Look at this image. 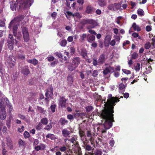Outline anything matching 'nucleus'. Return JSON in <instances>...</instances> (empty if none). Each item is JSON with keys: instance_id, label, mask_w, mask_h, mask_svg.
Returning <instances> with one entry per match:
<instances>
[{"instance_id": "obj_1", "label": "nucleus", "mask_w": 155, "mask_h": 155, "mask_svg": "<svg viewBox=\"0 0 155 155\" xmlns=\"http://www.w3.org/2000/svg\"><path fill=\"white\" fill-rule=\"evenodd\" d=\"M108 99L107 102H104V108L103 110L99 113V115L102 116L104 118H107L109 116L113 117V107L115 105V103L119 101L117 97H112L110 94L108 95Z\"/></svg>"}, {"instance_id": "obj_2", "label": "nucleus", "mask_w": 155, "mask_h": 155, "mask_svg": "<svg viewBox=\"0 0 155 155\" xmlns=\"http://www.w3.org/2000/svg\"><path fill=\"white\" fill-rule=\"evenodd\" d=\"M18 1L12 2L10 3V8L12 10L14 11L16 9L23 8H28L32 4L33 0H20L19 5H18Z\"/></svg>"}, {"instance_id": "obj_3", "label": "nucleus", "mask_w": 155, "mask_h": 155, "mask_svg": "<svg viewBox=\"0 0 155 155\" xmlns=\"http://www.w3.org/2000/svg\"><path fill=\"white\" fill-rule=\"evenodd\" d=\"M102 119V121L104 122L103 123V126L104 128L101 129L102 137L106 138H107V136L105 135V133L106 132V130L109 129L111 127L112 125L113 122H114V117H111L109 116L107 118H104L102 116L99 115Z\"/></svg>"}, {"instance_id": "obj_4", "label": "nucleus", "mask_w": 155, "mask_h": 155, "mask_svg": "<svg viewBox=\"0 0 155 155\" xmlns=\"http://www.w3.org/2000/svg\"><path fill=\"white\" fill-rule=\"evenodd\" d=\"M24 18V15H20L17 18L12 20L10 22L8 26V28L10 29L12 28L13 33L15 36L16 35V31L19 26L18 21H21Z\"/></svg>"}, {"instance_id": "obj_5", "label": "nucleus", "mask_w": 155, "mask_h": 155, "mask_svg": "<svg viewBox=\"0 0 155 155\" xmlns=\"http://www.w3.org/2000/svg\"><path fill=\"white\" fill-rule=\"evenodd\" d=\"M78 138V136L76 135H74L70 140H69L71 143H75L72 145L73 150L74 151V153H76L75 155H81V148L79 147L78 142L77 141Z\"/></svg>"}, {"instance_id": "obj_6", "label": "nucleus", "mask_w": 155, "mask_h": 155, "mask_svg": "<svg viewBox=\"0 0 155 155\" xmlns=\"http://www.w3.org/2000/svg\"><path fill=\"white\" fill-rule=\"evenodd\" d=\"M81 62V59L78 57H76L73 59L72 63H70L68 67V69L71 71L74 70L77 68Z\"/></svg>"}, {"instance_id": "obj_7", "label": "nucleus", "mask_w": 155, "mask_h": 155, "mask_svg": "<svg viewBox=\"0 0 155 155\" xmlns=\"http://www.w3.org/2000/svg\"><path fill=\"white\" fill-rule=\"evenodd\" d=\"M83 23L84 24L89 25L87 26V28L88 29L94 28L98 25L97 21L92 19L84 20L83 21Z\"/></svg>"}, {"instance_id": "obj_8", "label": "nucleus", "mask_w": 155, "mask_h": 155, "mask_svg": "<svg viewBox=\"0 0 155 155\" xmlns=\"http://www.w3.org/2000/svg\"><path fill=\"white\" fill-rule=\"evenodd\" d=\"M24 39L25 42H28L29 39V33L28 29L25 27H23L22 29Z\"/></svg>"}, {"instance_id": "obj_9", "label": "nucleus", "mask_w": 155, "mask_h": 155, "mask_svg": "<svg viewBox=\"0 0 155 155\" xmlns=\"http://www.w3.org/2000/svg\"><path fill=\"white\" fill-rule=\"evenodd\" d=\"M6 116V110L5 106H2L1 107L0 112V119L1 120L5 119Z\"/></svg>"}, {"instance_id": "obj_10", "label": "nucleus", "mask_w": 155, "mask_h": 155, "mask_svg": "<svg viewBox=\"0 0 155 155\" xmlns=\"http://www.w3.org/2000/svg\"><path fill=\"white\" fill-rule=\"evenodd\" d=\"M79 134L82 142L85 145L88 141L86 138V136L85 135L84 132L81 130H79Z\"/></svg>"}, {"instance_id": "obj_11", "label": "nucleus", "mask_w": 155, "mask_h": 155, "mask_svg": "<svg viewBox=\"0 0 155 155\" xmlns=\"http://www.w3.org/2000/svg\"><path fill=\"white\" fill-rule=\"evenodd\" d=\"M53 94V88L50 87L49 88L46 92L45 93V96L46 97L45 100L46 101H48V99L50 97H51Z\"/></svg>"}, {"instance_id": "obj_12", "label": "nucleus", "mask_w": 155, "mask_h": 155, "mask_svg": "<svg viewBox=\"0 0 155 155\" xmlns=\"http://www.w3.org/2000/svg\"><path fill=\"white\" fill-rule=\"evenodd\" d=\"M15 60L14 57L12 56H9L8 58L7 61V63L9 65L10 67H12L15 64Z\"/></svg>"}, {"instance_id": "obj_13", "label": "nucleus", "mask_w": 155, "mask_h": 155, "mask_svg": "<svg viewBox=\"0 0 155 155\" xmlns=\"http://www.w3.org/2000/svg\"><path fill=\"white\" fill-rule=\"evenodd\" d=\"M13 38L12 35L10 34L9 35V37L8 39V41H12L14 42V41L15 42V44L16 45H17L18 48L20 47H21L22 46V45L21 44L20 42H19L18 41H17L16 40H12V38Z\"/></svg>"}, {"instance_id": "obj_14", "label": "nucleus", "mask_w": 155, "mask_h": 155, "mask_svg": "<svg viewBox=\"0 0 155 155\" xmlns=\"http://www.w3.org/2000/svg\"><path fill=\"white\" fill-rule=\"evenodd\" d=\"M87 137L90 139V140L92 144H93V142L94 141V139L93 138V136H94V134H92L91 131H87Z\"/></svg>"}, {"instance_id": "obj_15", "label": "nucleus", "mask_w": 155, "mask_h": 155, "mask_svg": "<svg viewBox=\"0 0 155 155\" xmlns=\"http://www.w3.org/2000/svg\"><path fill=\"white\" fill-rule=\"evenodd\" d=\"M94 11V7L91 5H88L86 7V12L88 14H92Z\"/></svg>"}, {"instance_id": "obj_16", "label": "nucleus", "mask_w": 155, "mask_h": 155, "mask_svg": "<svg viewBox=\"0 0 155 155\" xmlns=\"http://www.w3.org/2000/svg\"><path fill=\"white\" fill-rule=\"evenodd\" d=\"M106 59L105 56L104 54L100 55L98 59V63L100 64L103 63Z\"/></svg>"}, {"instance_id": "obj_17", "label": "nucleus", "mask_w": 155, "mask_h": 155, "mask_svg": "<svg viewBox=\"0 0 155 155\" xmlns=\"http://www.w3.org/2000/svg\"><path fill=\"white\" fill-rule=\"evenodd\" d=\"M71 133L67 128L64 129L62 130V134L63 136L64 137H68Z\"/></svg>"}, {"instance_id": "obj_18", "label": "nucleus", "mask_w": 155, "mask_h": 155, "mask_svg": "<svg viewBox=\"0 0 155 155\" xmlns=\"http://www.w3.org/2000/svg\"><path fill=\"white\" fill-rule=\"evenodd\" d=\"M46 148L45 145L41 143L39 145L35 147V149L37 151H39L40 150H43L45 149Z\"/></svg>"}, {"instance_id": "obj_19", "label": "nucleus", "mask_w": 155, "mask_h": 155, "mask_svg": "<svg viewBox=\"0 0 155 155\" xmlns=\"http://www.w3.org/2000/svg\"><path fill=\"white\" fill-rule=\"evenodd\" d=\"M142 64L140 65V63H137L134 64V69L136 72L140 71V68H142Z\"/></svg>"}, {"instance_id": "obj_20", "label": "nucleus", "mask_w": 155, "mask_h": 155, "mask_svg": "<svg viewBox=\"0 0 155 155\" xmlns=\"http://www.w3.org/2000/svg\"><path fill=\"white\" fill-rule=\"evenodd\" d=\"M66 100L64 97H61L59 100V105L62 107H65Z\"/></svg>"}, {"instance_id": "obj_21", "label": "nucleus", "mask_w": 155, "mask_h": 155, "mask_svg": "<svg viewBox=\"0 0 155 155\" xmlns=\"http://www.w3.org/2000/svg\"><path fill=\"white\" fill-rule=\"evenodd\" d=\"M78 51L83 56V58H85L87 55V52L86 50L85 49H81L80 51L79 49H78Z\"/></svg>"}, {"instance_id": "obj_22", "label": "nucleus", "mask_w": 155, "mask_h": 155, "mask_svg": "<svg viewBox=\"0 0 155 155\" xmlns=\"http://www.w3.org/2000/svg\"><path fill=\"white\" fill-rule=\"evenodd\" d=\"M111 37L110 35H107L105 37L104 41V44L105 45L107 44V45H109V42L111 39Z\"/></svg>"}, {"instance_id": "obj_23", "label": "nucleus", "mask_w": 155, "mask_h": 155, "mask_svg": "<svg viewBox=\"0 0 155 155\" xmlns=\"http://www.w3.org/2000/svg\"><path fill=\"white\" fill-rule=\"evenodd\" d=\"M132 28L135 31H140L141 30V28L140 26L136 24L135 23H134L133 24Z\"/></svg>"}, {"instance_id": "obj_24", "label": "nucleus", "mask_w": 155, "mask_h": 155, "mask_svg": "<svg viewBox=\"0 0 155 155\" xmlns=\"http://www.w3.org/2000/svg\"><path fill=\"white\" fill-rule=\"evenodd\" d=\"M6 141H7V146L10 148H11L12 147V141L9 137L6 138Z\"/></svg>"}, {"instance_id": "obj_25", "label": "nucleus", "mask_w": 155, "mask_h": 155, "mask_svg": "<svg viewBox=\"0 0 155 155\" xmlns=\"http://www.w3.org/2000/svg\"><path fill=\"white\" fill-rule=\"evenodd\" d=\"M89 35H88L87 37V41L90 43L92 42L95 39V36L93 35L89 36Z\"/></svg>"}, {"instance_id": "obj_26", "label": "nucleus", "mask_w": 155, "mask_h": 155, "mask_svg": "<svg viewBox=\"0 0 155 155\" xmlns=\"http://www.w3.org/2000/svg\"><path fill=\"white\" fill-rule=\"evenodd\" d=\"M8 46L10 50H12L13 48V45H14V44H15V42H13L12 41H8Z\"/></svg>"}, {"instance_id": "obj_27", "label": "nucleus", "mask_w": 155, "mask_h": 155, "mask_svg": "<svg viewBox=\"0 0 155 155\" xmlns=\"http://www.w3.org/2000/svg\"><path fill=\"white\" fill-rule=\"evenodd\" d=\"M114 11L118 10H122V9L121 8V5L119 3H114Z\"/></svg>"}, {"instance_id": "obj_28", "label": "nucleus", "mask_w": 155, "mask_h": 155, "mask_svg": "<svg viewBox=\"0 0 155 155\" xmlns=\"http://www.w3.org/2000/svg\"><path fill=\"white\" fill-rule=\"evenodd\" d=\"M47 138H49L51 140H54L57 139L55 136L53 134H48L46 136Z\"/></svg>"}, {"instance_id": "obj_29", "label": "nucleus", "mask_w": 155, "mask_h": 155, "mask_svg": "<svg viewBox=\"0 0 155 155\" xmlns=\"http://www.w3.org/2000/svg\"><path fill=\"white\" fill-rule=\"evenodd\" d=\"M97 2L98 5L101 7H103L106 4L105 0H98Z\"/></svg>"}, {"instance_id": "obj_30", "label": "nucleus", "mask_w": 155, "mask_h": 155, "mask_svg": "<svg viewBox=\"0 0 155 155\" xmlns=\"http://www.w3.org/2000/svg\"><path fill=\"white\" fill-rule=\"evenodd\" d=\"M22 73L25 75L28 74L29 73L30 71L28 69V67L23 68L22 71Z\"/></svg>"}, {"instance_id": "obj_31", "label": "nucleus", "mask_w": 155, "mask_h": 155, "mask_svg": "<svg viewBox=\"0 0 155 155\" xmlns=\"http://www.w3.org/2000/svg\"><path fill=\"white\" fill-rule=\"evenodd\" d=\"M126 87V85H125L123 83L120 84L119 85V88L120 90L119 91V93H122V92L121 91V90H123L124 91V89Z\"/></svg>"}, {"instance_id": "obj_32", "label": "nucleus", "mask_w": 155, "mask_h": 155, "mask_svg": "<svg viewBox=\"0 0 155 155\" xmlns=\"http://www.w3.org/2000/svg\"><path fill=\"white\" fill-rule=\"evenodd\" d=\"M27 61L28 63H31L34 65L37 64L38 62V61L35 58L32 60H28Z\"/></svg>"}, {"instance_id": "obj_33", "label": "nucleus", "mask_w": 155, "mask_h": 155, "mask_svg": "<svg viewBox=\"0 0 155 155\" xmlns=\"http://www.w3.org/2000/svg\"><path fill=\"white\" fill-rule=\"evenodd\" d=\"M67 80L68 84L71 85L72 84L73 81L72 76H68Z\"/></svg>"}, {"instance_id": "obj_34", "label": "nucleus", "mask_w": 155, "mask_h": 155, "mask_svg": "<svg viewBox=\"0 0 155 155\" xmlns=\"http://www.w3.org/2000/svg\"><path fill=\"white\" fill-rule=\"evenodd\" d=\"M60 122L62 125L67 124L68 123V121L64 118H61L60 120Z\"/></svg>"}, {"instance_id": "obj_35", "label": "nucleus", "mask_w": 155, "mask_h": 155, "mask_svg": "<svg viewBox=\"0 0 155 155\" xmlns=\"http://www.w3.org/2000/svg\"><path fill=\"white\" fill-rule=\"evenodd\" d=\"M48 122V120L46 118H43L41 119L40 123L44 125H46Z\"/></svg>"}, {"instance_id": "obj_36", "label": "nucleus", "mask_w": 155, "mask_h": 155, "mask_svg": "<svg viewBox=\"0 0 155 155\" xmlns=\"http://www.w3.org/2000/svg\"><path fill=\"white\" fill-rule=\"evenodd\" d=\"M87 142H88L86 143L85 145L83 143L84 145H83V146L84 148H85L86 150L87 151H91V150L92 148L90 145H87Z\"/></svg>"}, {"instance_id": "obj_37", "label": "nucleus", "mask_w": 155, "mask_h": 155, "mask_svg": "<svg viewBox=\"0 0 155 155\" xmlns=\"http://www.w3.org/2000/svg\"><path fill=\"white\" fill-rule=\"evenodd\" d=\"M37 109L38 111L41 113L45 114V112L46 110H44L43 108L41 107L37 106Z\"/></svg>"}, {"instance_id": "obj_38", "label": "nucleus", "mask_w": 155, "mask_h": 155, "mask_svg": "<svg viewBox=\"0 0 155 155\" xmlns=\"http://www.w3.org/2000/svg\"><path fill=\"white\" fill-rule=\"evenodd\" d=\"M64 14L67 18L68 19H69L70 18V17L72 15V13L69 11L65 12Z\"/></svg>"}, {"instance_id": "obj_39", "label": "nucleus", "mask_w": 155, "mask_h": 155, "mask_svg": "<svg viewBox=\"0 0 155 155\" xmlns=\"http://www.w3.org/2000/svg\"><path fill=\"white\" fill-rule=\"evenodd\" d=\"M18 143L19 145L21 147H24L25 145V143L21 139H20L18 140Z\"/></svg>"}, {"instance_id": "obj_40", "label": "nucleus", "mask_w": 155, "mask_h": 155, "mask_svg": "<svg viewBox=\"0 0 155 155\" xmlns=\"http://www.w3.org/2000/svg\"><path fill=\"white\" fill-rule=\"evenodd\" d=\"M67 43V41L66 40L64 39L62 40L60 43V45L62 47H65Z\"/></svg>"}, {"instance_id": "obj_41", "label": "nucleus", "mask_w": 155, "mask_h": 155, "mask_svg": "<svg viewBox=\"0 0 155 155\" xmlns=\"http://www.w3.org/2000/svg\"><path fill=\"white\" fill-rule=\"evenodd\" d=\"M85 109L86 110V111L87 112H89L91 111L93 109V108L92 106H88L86 107Z\"/></svg>"}, {"instance_id": "obj_42", "label": "nucleus", "mask_w": 155, "mask_h": 155, "mask_svg": "<svg viewBox=\"0 0 155 155\" xmlns=\"http://www.w3.org/2000/svg\"><path fill=\"white\" fill-rule=\"evenodd\" d=\"M59 150L61 152H64L66 151L67 147L65 146H61L59 148Z\"/></svg>"}, {"instance_id": "obj_43", "label": "nucleus", "mask_w": 155, "mask_h": 155, "mask_svg": "<svg viewBox=\"0 0 155 155\" xmlns=\"http://www.w3.org/2000/svg\"><path fill=\"white\" fill-rule=\"evenodd\" d=\"M138 57V54L136 52H134L131 54V59H135L137 58Z\"/></svg>"}, {"instance_id": "obj_44", "label": "nucleus", "mask_w": 155, "mask_h": 155, "mask_svg": "<svg viewBox=\"0 0 155 155\" xmlns=\"http://www.w3.org/2000/svg\"><path fill=\"white\" fill-rule=\"evenodd\" d=\"M151 47V43L149 42L146 43L144 45V48L146 49H149Z\"/></svg>"}, {"instance_id": "obj_45", "label": "nucleus", "mask_w": 155, "mask_h": 155, "mask_svg": "<svg viewBox=\"0 0 155 155\" xmlns=\"http://www.w3.org/2000/svg\"><path fill=\"white\" fill-rule=\"evenodd\" d=\"M52 128V124L51 123H50L48 125H47L45 128V129L47 130H50Z\"/></svg>"}, {"instance_id": "obj_46", "label": "nucleus", "mask_w": 155, "mask_h": 155, "mask_svg": "<svg viewBox=\"0 0 155 155\" xmlns=\"http://www.w3.org/2000/svg\"><path fill=\"white\" fill-rule=\"evenodd\" d=\"M137 13L139 15H143L144 14L143 11L141 9H138L137 11Z\"/></svg>"}, {"instance_id": "obj_47", "label": "nucleus", "mask_w": 155, "mask_h": 155, "mask_svg": "<svg viewBox=\"0 0 155 155\" xmlns=\"http://www.w3.org/2000/svg\"><path fill=\"white\" fill-rule=\"evenodd\" d=\"M122 71L124 73L127 74H131V71L130 70H128L124 69H122Z\"/></svg>"}, {"instance_id": "obj_48", "label": "nucleus", "mask_w": 155, "mask_h": 155, "mask_svg": "<svg viewBox=\"0 0 155 155\" xmlns=\"http://www.w3.org/2000/svg\"><path fill=\"white\" fill-rule=\"evenodd\" d=\"M54 54L57 56L59 58H62L63 56L61 52H56L54 53Z\"/></svg>"}, {"instance_id": "obj_49", "label": "nucleus", "mask_w": 155, "mask_h": 155, "mask_svg": "<svg viewBox=\"0 0 155 155\" xmlns=\"http://www.w3.org/2000/svg\"><path fill=\"white\" fill-rule=\"evenodd\" d=\"M64 33V32L62 31H58L57 35L60 37H61L63 36Z\"/></svg>"}, {"instance_id": "obj_50", "label": "nucleus", "mask_w": 155, "mask_h": 155, "mask_svg": "<svg viewBox=\"0 0 155 155\" xmlns=\"http://www.w3.org/2000/svg\"><path fill=\"white\" fill-rule=\"evenodd\" d=\"M107 67L108 69V70H109V71L110 72L112 73V72H114V71H115V69L114 68L111 67L110 66H109Z\"/></svg>"}, {"instance_id": "obj_51", "label": "nucleus", "mask_w": 155, "mask_h": 155, "mask_svg": "<svg viewBox=\"0 0 155 155\" xmlns=\"http://www.w3.org/2000/svg\"><path fill=\"white\" fill-rule=\"evenodd\" d=\"M42 128V124L40 122L39 123L37 126L36 127V129L38 130H40Z\"/></svg>"}, {"instance_id": "obj_52", "label": "nucleus", "mask_w": 155, "mask_h": 155, "mask_svg": "<svg viewBox=\"0 0 155 155\" xmlns=\"http://www.w3.org/2000/svg\"><path fill=\"white\" fill-rule=\"evenodd\" d=\"M24 135L25 138H28L30 137V134L27 131L25 132Z\"/></svg>"}, {"instance_id": "obj_53", "label": "nucleus", "mask_w": 155, "mask_h": 155, "mask_svg": "<svg viewBox=\"0 0 155 155\" xmlns=\"http://www.w3.org/2000/svg\"><path fill=\"white\" fill-rule=\"evenodd\" d=\"M70 51L71 54H74L75 51V48L74 47H71L70 48Z\"/></svg>"}, {"instance_id": "obj_54", "label": "nucleus", "mask_w": 155, "mask_h": 155, "mask_svg": "<svg viewBox=\"0 0 155 155\" xmlns=\"http://www.w3.org/2000/svg\"><path fill=\"white\" fill-rule=\"evenodd\" d=\"M5 21V18H3V20L2 21L0 20V27H4L5 25V23L4 21Z\"/></svg>"}, {"instance_id": "obj_55", "label": "nucleus", "mask_w": 155, "mask_h": 155, "mask_svg": "<svg viewBox=\"0 0 155 155\" xmlns=\"http://www.w3.org/2000/svg\"><path fill=\"white\" fill-rule=\"evenodd\" d=\"M108 9L110 10L114 11V4H110L108 6Z\"/></svg>"}, {"instance_id": "obj_56", "label": "nucleus", "mask_w": 155, "mask_h": 155, "mask_svg": "<svg viewBox=\"0 0 155 155\" xmlns=\"http://www.w3.org/2000/svg\"><path fill=\"white\" fill-rule=\"evenodd\" d=\"M109 72H110L107 67H106L103 71V74L105 75L108 74Z\"/></svg>"}, {"instance_id": "obj_57", "label": "nucleus", "mask_w": 155, "mask_h": 155, "mask_svg": "<svg viewBox=\"0 0 155 155\" xmlns=\"http://www.w3.org/2000/svg\"><path fill=\"white\" fill-rule=\"evenodd\" d=\"M122 18V16H119L116 19V21L117 24H120V20Z\"/></svg>"}, {"instance_id": "obj_58", "label": "nucleus", "mask_w": 155, "mask_h": 155, "mask_svg": "<svg viewBox=\"0 0 155 155\" xmlns=\"http://www.w3.org/2000/svg\"><path fill=\"white\" fill-rule=\"evenodd\" d=\"M74 17H76L78 18H80L81 17V15L79 13H76L73 15Z\"/></svg>"}, {"instance_id": "obj_59", "label": "nucleus", "mask_w": 155, "mask_h": 155, "mask_svg": "<svg viewBox=\"0 0 155 155\" xmlns=\"http://www.w3.org/2000/svg\"><path fill=\"white\" fill-rule=\"evenodd\" d=\"M146 30L147 32H149L151 30V26L150 25L147 26L146 27Z\"/></svg>"}, {"instance_id": "obj_60", "label": "nucleus", "mask_w": 155, "mask_h": 155, "mask_svg": "<svg viewBox=\"0 0 155 155\" xmlns=\"http://www.w3.org/2000/svg\"><path fill=\"white\" fill-rule=\"evenodd\" d=\"M46 58L48 61H53L54 59V58L53 56H49Z\"/></svg>"}, {"instance_id": "obj_61", "label": "nucleus", "mask_w": 155, "mask_h": 155, "mask_svg": "<svg viewBox=\"0 0 155 155\" xmlns=\"http://www.w3.org/2000/svg\"><path fill=\"white\" fill-rule=\"evenodd\" d=\"M58 61L55 60V61L52 62L51 63V65L52 67L54 66L56 64H57L58 63Z\"/></svg>"}, {"instance_id": "obj_62", "label": "nucleus", "mask_w": 155, "mask_h": 155, "mask_svg": "<svg viewBox=\"0 0 155 155\" xmlns=\"http://www.w3.org/2000/svg\"><path fill=\"white\" fill-rule=\"evenodd\" d=\"M58 148H59L58 146H55L54 148L51 149V151L52 152H53L54 151L55 152L57 151L58 150Z\"/></svg>"}, {"instance_id": "obj_63", "label": "nucleus", "mask_w": 155, "mask_h": 155, "mask_svg": "<svg viewBox=\"0 0 155 155\" xmlns=\"http://www.w3.org/2000/svg\"><path fill=\"white\" fill-rule=\"evenodd\" d=\"M73 39H74L73 36H69L68 38L67 41L69 42H71L73 41Z\"/></svg>"}, {"instance_id": "obj_64", "label": "nucleus", "mask_w": 155, "mask_h": 155, "mask_svg": "<svg viewBox=\"0 0 155 155\" xmlns=\"http://www.w3.org/2000/svg\"><path fill=\"white\" fill-rule=\"evenodd\" d=\"M102 154V152L101 150H97L95 152V155H101Z\"/></svg>"}]
</instances>
